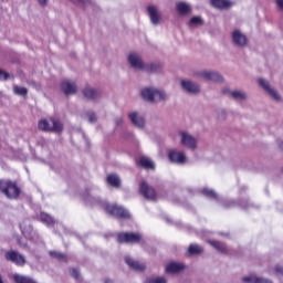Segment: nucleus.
I'll list each match as a JSON object with an SVG mask.
<instances>
[{
    "mask_svg": "<svg viewBox=\"0 0 283 283\" xmlns=\"http://www.w3.org/2000/svg\"><path fill=\"white\" fill-rule=\"evenodd\" d=\"M233 206H235V203L233 201H230L229 205L223 203V207H233Z\"/></svg>",
    "mask_w": 283,
    "mask_h": 283,
    "instance_id": "45",
    "label": "nucleus"
},
{
    "mask_svg": "<svg viewBox=\"0 0 283 283\" xmlns=\"http://www.w3.org/2000/svg\"><path fill=\"white\" fill-rule=\"evenodd\" d=\"M6 260L9 262H13V264H17V266H25V255L11 250L6 252Z\"/></svg>",
    "mask_w": 283,
    "mask_h": 283,
    "instance_id": "9",
    "label": "nucleus"
},
{
    "mask_svg": "<svg viewBox=\"0 0 283 283\" xmlns=\"http://www.w3.org/2000/svg\"><path fill=\"white\" fill-rule=\"evenodd\" d=\"M142 97L144 101H147L148 103H160L163 101H167L168 96L165 91H160L155 87H146L142 90Z\"/></svg>",
    "mask_w": 283,
    "mask_h": 283,
    "instance_id": "3",
    "label": "nucleus"
},
{
    "mask_svg": "<svg viewBox=\"0 0 283 283\" xmlns=\"http://www.w3.org/2000/svg\"><path fill=\"white\" fill-rule=\"evenodd\" d=\"M3 0H0V3L2 2Z\"/></svg>",
    "mask_w": 283,
    "mask_h": 283,
    "instance_id": "50",
    "label": "nucleus"
},
{
    "mask_svg": "<svg viewBox=\"0 0 283 283\" xmlns=\"http://www.w3.org/2000/svg\"><path fill=\"white\" fill-rule=\"evenodd\" d=\"M17 243L19 244V247H21V249H25L27 251H32V248L28 245V243H25V241H23V239H17Z\"/></svg>",
    "mask_w": 283,
    "mask_h": 283,
    "instance_id": "36",
    "label": "nucleus"
},
{
    "mask_svg": "<svg viewBox=\"0 0 283 283\" xmlns=\"http://www.w3.org/2000/svg\"><path fill=\"white\" fill-rule=\"evenodd\" d=\"M128 63L134 70H143V72H148L149 74L160 72L163 67L160 63H143V59L138 55V53H130L128 55Z\"/></svg>",
    "mask_w": 283,
    "mask_h": 283,
    "instance_id": "2",
    "label": "nucleus"
},
{
    "mask_svg": "<svg viewBox=\"0 0 283 283\" xmlns=\"http://www.w3.org/2000/svg\"><path fill=\"white\" fill-rule=\"evenodd\" d=\"M20 229L24 238L27 240H30V242H33L36 244V247L43 244V240H41V237H39V233L32 229V223L30 220H24L20 223Z\"/></svg>",
    "mask_w": 283,
    "mask_h": 283,
    "instance_id": "4",
    "label": "nucleus"
},
{
    "mask_svg": "<svg viewBox=\"0 0 283 283\" xmlns=\"http://www.w3.org/2000/svg\"><path fill=\"white\" fill-rule=\"evenodd\" d=\"M138 165H140V167H144V169L155 168L154 161L149 157H140L138 160Z\"/></svg>",
    "mask_w": 283,
    "mask_h": 283,
    "instance_id": "25",
    "label": "nucleus"
},
{
    "mask_svg": "<svg viewBox=\"0 0 283 283\" xmlns=\"http://www.w3.org/2000/svg\"><path fill=\"white\" fill-rule=\"evenodd\" d=\"M125 262L130 269H134V271H145V263L134 261V259L129 256L125 258Z\"/></svg>",
    "mask_w": 283,
    "mask_h": 283,
    "instance_id": "19",
    "label": "nucleus"
},
{
    "mask_svg": "<svg viewBox=\"0 0 283 283\" xmlns=\"http://www.w3.org/2000/svg\"><path fill=\"white\" fill-rule=\"evenodd\" d=\"M82 118H84V120H87L88 123H96V120H98L96 113L92 111L82 114Z\"/></svg>",
    "mask_w": 283,
    "mask_h": 283,
    "instance_id": "29",
    "label": "nucleus"
},
{
    "mask_svg": "<svg viewBox=\"0 0 283 283\" xmlns=\"http://www.w3.org/2000/svg\"><path fill=\"white\" fill-rule=\"evenodd\" d=\"M116 125H123V118L118 117V118L116 119Z\"/></svg>",
    "mask_w": 283,
    "mask_h": 283,
    "instance_id": "43",
    "label": "nucleus"
},
{
    "mask_svg": "<svg viewBox=\"0 0 283 283\" xmlns=\"http://www.w3.org/2000/svg\"><path fill=\"white\" fill-rule=\"evenodd\" d=\"M232 42L238 48H244L247 45V35L240 32V30H234L232 32Z\"/></svg>",
    "mask_w": 283,
    "mask_h": 283,
    "instance_id": "15",
    "label": "nucleus"
},
{
    "mask_svg": "<svg viewBox=\"0 0 283 283\" xmlns=\"http://www.w3.org/2000/svg\"><path fill=\"white\" fill-rule=\"evenodd\" d=\"M13 92L18 96H25V94H28V88L22 87V86H14L13 87Z\"/></svg>",
    "mask_w": 283,
    "mask_h": 283,
    "instance_id": "34",
    "label": "nucleus"
},
{
    "mask_svg": "<svg viewBox=\"0 0 283 283\" xmlns=\"http://www.w3.org/2000/svg\"><path fill=\"white\" fill-rule=\"evenodd\" d=\"M201 192L203 193V196H206V198H210L212 200H218V193H216V191H213V189L203 188L201 190Z\"/></svg>",
    "mask_w": 283,
    "mask_h": 283,
    "instance_id": "32",
    "label": "nucleus"
},
{
    "mask_svg": "<svg viewBox=\"0 0 283 283\" xmlns=\"http://www.w3.org/2000/svg\"><path fill=\"white\" fill-rule=\"evenodd\" d=\"M40 6H45L48 3V0H38Z\"/></svg>",
    "mask_w": 283,
    "mask_h": 283,
    "instance_id": "44",
    "label": "nucleus"
},
{
    "mask_svg": "<svg viewBox=\"0 0 283 283\" xmlns=\"http://www.w3.org/2000/svg\"><path fill=\"white\" fill-rule=\"evenodd\" d=\"M0 191L10 200L19 198V193H21V189L17 186V182L10 180H0Z\"/></svg>",
    "mask_w": 283,
    "mask_h": 283,
    "instance_id": "5",
    "label": "nucleus"
},
{
    "mask_svg": "<svg viewBox=\"0 0 283 283\" xmlns=\"http://www.w3.org/2000/svg\"><path fill=\"white\" fill-rule=\"evenodd\" d=\"M180 144L187 149H191V151H196L198 149V139L193 137L191 134L181 132L179 133Z\"/></svg>",
    "mask_w": 283,
    "mask_h": 283,
    "instance_id": "7",
    "label": "nucleus"
},
{
    "mask_svg": "<svg viewBox=\"0 0 283 283\" xmlns=\"http://www.w3.org/2000/svg\"><path fill=\"white\" fill-rule=\"evenodd\" d=\"M209 244L213 247V249H217L220 253H229V250L227 249V245L224 243H221L220 241H209Z\"/></svg>",
    "mask_w": 283,
    "mask_h": 283,
    "instance_id": "26",
    "label": "nucleus"
},
{
    "mask_svg": "<svg viewBox=\"0 0 283 283\" xmlns=\"http://www.w3.org/2000/svg\"><path fill=\"white\" fill-rule=\"evenodd\" d=\"M223 94H230L234 101H247V93L242 91H229L226 88L223 90Z\"/></svg>",
    "mask_w": 283,
    "mask_h": 283,
    "instance_id": "22",
    "label": "nucleus"
},
{
    "mask_svg": "<svg viewBox=\"0 0 283 283\" xmlns=\"http://www.w3.org/2000/svg\"><path fill=\"white\" fill-rule=\"evenodd\" d=\"M177 10L179 14H189L191 12V6L187 2H179L177 3Z\"/></svg>",
    "mask_w": 283,
    "mask_h": 283,
    "instance_id": "27",
    "label": "nucleus"
},
{
    "mask_svg": "<svg viewBox=\"0 0 283 283\" xmlns=\"http://www.w3.org/2000/svg\"><path fill=\"white\" fill-rule=\"evenodd\" d=\"M0 283H3V279L0 276Z\"/></svg>",
    "mask_w": 283,
    "mask_h": 283,
    "instance_id": "49",
    "label": "nucleus"
},
{
    "mask_svg": "<svg viewBox=\"0 0 283 283\" xmlns=\"http://www.w3.org/2000/svg\"><path fill=\"white\" fill-rule=\"evenodd\" d=\"M105 283H114V281L109 280V279H106L105 280Z\"/></svg>",
    "mask_w": 283,
    "mask_h": 283,
    "instance_id": "46",
    "label": "nucleus"
},
{
    "mask_svg": "<svg viewBox=\"0 0 283 283\" xmlns=\"http://www.w3.org/2000/svg\"><path fill=\"white\" fill-rule=\"evenodd\" d=\"M139 193H142L146 200H156V190L145 181H142L139 185Z\"/></svg>",
    "mask_w": 283,
    "mask_h": 283,
    "instance_id": "11",
    "label": "nucleus"
},
{
    "mask_svg": "<svg viewBox=\"0 0 283 283\" xmlns=\"http://www.w3.org/2000/svg\"><path fill=\"white\" fill-rule=\"evenodd\" d=\"M200 76L206 81H213L214 83H220V81H222V75L213 71H203L200 73Z\"/></svg>",
    "mask_w": 283,
    "mask_h": 283,
    "instance_id": "17",
    "label": "nucleus"
},
{
    "mask_svg": "<svg viewBox=\"0 0 283 283\" xmlns=\"http://www.w3.org/2000/svg\"><path fill=\"white\" fill-rule=\"evenodd\" d=\"M8 78H10V74H8L4 71L0 70V81H8Z\"/></svg>",
    "mask_w": 283,
    "mask_h": 283,
    "instance_id": "39",
    "label": "nucleus"
},
{
    "mask_svg": "<svg viewBox=\"0 0 283 283\" xmlns=\"http://www.w3.org/2000/svg\"><path fill=\"white\" fill-rule=\"evenodd\" d=\"M147 10L153 25H158V23H160V12H158V8L156 6H149Z\"/></svg>",
    "mask_w": 283,
    "mask_h": 283,
    "instance_id": "18",
    "label": "nucleus"
},
{
    "mask_svg": "<svg viewBox=\"0 0 283 283\" xmlns=\"http://www.w3.org/2000/svg\"><path fill=\"white\" fill-rule=\"evenodd\" d=\"M168 158L170 163H175L176 165H185L187 163V155L180 150H170Z\"/></svg>",
    "mask_w": 283,
    "mask_h": 283,
    "instance_id": "12",
    "label": "nucleus"
},
{
    "mask_svg": "<svg viewBox=\"0 0 283 283\" xmlns=\"http://www.w3.org/2000/svg\"><path fill=\"white\" fill-rule=\"evenodd\" d=\"M275 272L279 273V275H283V268L280 265L275 266Z\"/></svg>",
    "mask_w": 283,
    "mask_h": 283,
    "instance_id": "41",
    "label": "nucleus"
},
{
    "mask_svg": "<svg viewBox=\"0 0 283 283\" xmlns=\"http://www.w3.org/2000/svg\"><path fill=\"white\" fill-rule=\"evenodd\" d=\"M259 84L263 87V90L276 102L282 101V97L280 96V93L275 91L273 87H271V84H269V81L264 78H259Z\"/></svg>",
    "mask_w": 283,
    "mask_h": 283,
    "instance_id": "10",
    "label": "nucleus"
},
{
    "mask_svg": "<svg viewBox=\"0 0 283 283\" xmlns=\"http://www.w3.org/2000/svg\"><path fill=\"white\" fill-rule=\"evenodd\" d=\"M61 90L66 96H72V94L77 92L78 87L76 86V83L70 80H64L61 84Z\"/></svg>",
    "mask_w": 283,
    "mask_h": 283,
    "instance_id": "14",
    "label": "nucleus"
},
{
    "mask_svg": "<svg viewBox=\"0 0 283 283\" xmlns=\"http://www.w3.org/2000/svg\"><path fill=\"white\" fill-rule=\"evenodd\" d=\"M280 149H283V142L280 143Z\"/></svg>",
    "mask_w": 283,
    "mask_h": 283,
    "instance_id": "47",
    "label": "nucleus"
},
{
    "mask_svg": "<svg viewBox=\"0 0 283 283\" xmlns=\"http://www.w3.org/2000/svg\"><path fill=\"white\" fill-rule=\"evenodd\" d=\"M70 273H71L72 277H74V280H81V274L78 273V271L76 269H71Z\"/></svg>",
    "mask_w": 283,
    "mask_h": 283,
    "instance_id": "38",
    "label": "nucleus"
},
{
    "mask_svg": "<svg viewBox=\"0 0 283 283\" xmlns=\"http://www.w3.org/2000/svg\"><path fill=\"white\" fill-rule=\"evenodd\" d=\"M38 127L42 132H63V124L54 118L41 119L38 124Z\"/></svg>",
    "mask_w": 283,
    "mask_h": 283,
    "instance_id": "6",
    "label": "nucleus"
},
{
    "mask_svg": "<svg viewBox=\"0 0 283 283\" xmlns=\"http://www.w3.org/2000/svg\"><path fill=\"white\" fill-rule=\"evenodd\" d=\"M203 249L202 247L198 245V244H190L188 252L190 253V255H200V253H202Z\"/></svg>",
    "mask_w": 283,
    "mask_h": 283,
    "instance_id": "33",
    "label": "nucleus"
},
{
    "mask_svg": "<svg viewBox=\"0 0 283 283\" xmlns=\"http://www.w3.org/2000/svg\"><path fill=\"white\" fill-rule=\"evenodd\" d=\"M242 208H243V209H248V208H249V206H242Z\"/></svg>",
    "mask_w": 283,
    "mask_h": 283,
    "instance_id": "48",
    "label": "nucleus"
},
{
    "mask_svg": "<svg viewBox=\"0 0 283 283\" xmlns=\"http://www.w3.org/2000/svg\"><path fill=\"white\" fill-rule=\"evenodd\" d=\"M276 8L280 12H283V0H275Z\"/></svg>",
    "mask_w": 283,
    "mask_h": 283,
    "instance_id": "40",
    "label": "nucleus"
},
{
    "mask_svg": "<svg viewBox=\"0 0 283 283\" xmlns=\"http://www.w3.org/2000/svg\"><path fill=\"white\" fill-rule=\"evenodd\" d=\"M85 98L94 99L98 96V91L93 87H86L83 90Z\"/></svg>",
    "mask_w": 283,
    "mask_h": 283,
    "instance_id": "28",
    "label": "nucleus"
},
{
    "mask_svg": "<svg viewBox=\"0 0 283 283\" xmlns=\"http://www.w3.org/2000/svg\"><path fill=\"white\" fill-rule=\"evenodd\" d=\"M49 255H51V258H54L55 260H59V262H67V255L61 252L50 251Z\"/></svg>",
    "mask_w": 283,
    "mask_h": 283,
    "instance_id": "31",
    "label": "nucleus"
},
{
    "mask_svg": "<svg viewBox=\"0 0 283 283\" xmlns=\"http://www.w3.org/2000/svg\"><path fill=\"white\" fill-rule=\"evenodd\" d=\"M39 220L42 222V224H45V227H54V224H56V220H54L52 216L46 212H41Z\"/></svg>",
    "mask_w": 283,
    "mask_h": 283,
    "instance_id": "20",
    "label": "nucleus"
},
{
    "mask_svg": "<svg viewBox=\"0 0 283 283\" xmlns=\"http://www.w3.org/2000/svg\"><path fill=\"white\" fill-rule=\"evenodd\" d=\"M181 87H184L188 94H198V92H200V85L189 80L181 81Z\"/></svg>",
    "mask_w": 283,
    "mask_h": 283,
    "instance_id": "16",
    "label": "nucleus"
},
{
    "mask_svg": "<svg viewBox=\"0 0 283 283\" xmlns=\"http://www.w3.org/2000/svg\"><path fill=\"white\" fill-rule=\"evenodd\" d=\"M242 282H245V283H273V281H271L269 279L259 277L255 275L244 276L242 279Z\"/></svg>",
    "mask_w": 283,
    "mask_h": 283,
    "instance_id": "21",
    "label": "nucleus"
},
{
    "mask_svg": "<svg viewBox=\"0 0 283 283\" xmlns=\"http://www.w3.org/2000/svg\"><path fill=\"white\" fill-rule=\"evenodd\" d=\"M203 21L200 17H193L190 19V25H202Z\"/></svg>",
    "mask_w": 283,
    "mask_h": 283,
    "instance_id": "37",
    "label": "nucleus"
},
{
    "mask_svg": "<svg viewBox=\"0 0 283 283\" xmlns=\"http://www.w3.org/2000/svg\"><path fill=\"white\" fill-rule=\"evenodd\" d=\"M128 118L135 127H138L139 129H143V127H145V117H143L140 113L136 111L130 112L128 114Z\"/></svg>",
    "mask_w": 283,
    "mask_h": 283,
    "instance_id": "13",
    "label": "nucleus"
},
{
    "mask_svg": "<svg viewBox=\"0 0 283 283\" xmlns=\"http://www.w3.org/2000/svg\"><path fill=\"white\" fill-rule=\"evenodd\" d=\"M107 182L111 187H120V178L118 175H109L107 177Z\"/></svg>",
    "mask_w": 283,
    "mask_h": 283,
    "instance_id": "30",
    "label": "nucleus"
},
{
    "mask_svg": "<svg viewBox=\"0 0 283 283\" xmlns=\"http://www.w3.org/2000/svg\"><path fill=\"white\" fill-rule=\"evenodd\" d=\"M145 283H167V280L163 276L150 277L145 281Z\"/></svg>",
    "mask_w": 283,
    "mask_h": 283,
    "instance_id": "35",
    "label": "nucleus"
},
{
    "mask_svg": "<svg viewBox=\"0 0 283 283\" xmlns=\"http://www.w3.org/2000/svg\"><path fill=\"white\" fill-rule=\"evenodd\" d=\"M185 269V264L171 262L166 266V273H180Z\"/></svg>",
    "mask_w": 283,
    "mask_h": 283,
    "instance_id": "23",
    "label": "nucleus"
},
{
    "mask_svg": "<svg viewBox=\"0 0 283 283\" xmlns=\"http://www.w3.org/2000/svg\"><path fill=\"white\" fill-rule=\"evenodd\" d=\"M117 240L126 244H137V242L143 240V235L140 233L122 232L117 235Z\"/></svg>",
    "mask_w": 283,
    "mask_h": 283,
    "instance_id": "8",
    "label": "nucleus"
},
{
    "mask_svg": "<svg viewBox=\"0 0 283 283\" xmlns=\"http://www.w3.org/2000/svg\"><path fill=\"white\" fill-rule=\"evenodd\" d=\"M210 1H211V4L214 8H218L219 10H224V8H231V6H233L231 0H210Z\"/></svg>",
    "mask_w": 283,
    "mask_h": 283,
    "instance_id": "24",
    "label": "nucleus"
},
{
    "mask_svg": "<svg viewBox=\"0 0 283 283\" xmlns=\"http://www.w3.org/2000/svg\"><path fill=\"white\" fill-rule=\"evenodd\" d=\"M72 3H86V0H71Z\"/></svg>",
    "mask_w": 283,
    "mask_h": 283,
    "instance_id": "42",
    "label": "nucleus"
},
{
    "mask_svg": "<svg viewBox=\"0 0 283 283\" xmlns=\"http://www.w3.org/2000/svg\"><path fill=\"white\" fill-rule=\"evenodd\" d=\"M86 205H99L109 216H114L115 218H129V211L127 209L116 206L109 205L106 201L101 200V198H94L90 195L84 197Z\"/></svg>",
    "mask_w": 283,
    "mask_h": 283,
    "instance_id": "1",
    "label": "nucleus"
}]
</instances>
